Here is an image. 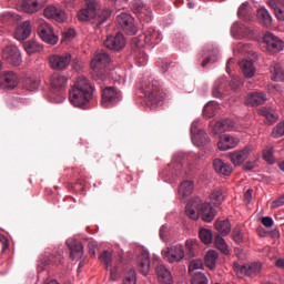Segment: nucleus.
<instances>
[{
    "mask_svg": "<svg viewBox=\"0 0 284 284\" xmlns=\"http://www.w3.org/2000/svg\"><path fill=\"white\" fill-rule=\"evenodd\" d=\"M248 9L250 7L247 2L242 3L237 9V17L246 22L251 21Z\"/></svg>",
    "mask_w": 284,
    "mask_h": 284,
    "instance_id": "nucleus-40",
    "label": "nucleus"
},
{
    "mask_svg": "<svg viewBox=\"0 0 284 284\" xmlns=\"http://www.w3.org/2000/svg\"><path fill=\"white\" fill-rule=\"evenodd\" d=\"M274 149L272 146H267L264 149L263 151V159L268 163V164H273L275 163V159H274Z\"/></svg>",
    "mask_w": 284,
    "mask_h": 284,
    "instance_id": "nucleus-46",
    "label": "nucleus"
},
{
    "mask_svg": "<svg viewBox=\"0 0 284 284\" xmlns=\"http://www.w3.org/2000/svg\"><path fill=\"white\" fill-rule=\"evenodd\" d=\"M200 241H202L205 245L212 244V241H213L212 231L207 229L200 230Z\"/></svg>",
    "mask_w": 284,
    "mask_h": 284,
    "instance_id": "nucleus-42",
    "label": "nucleus"
},
{
    "mask_svg": "<svg viewBox=\"0 0 284 284\" xmlns=\"http://www.w3.org/2000/svg\"><path fill=\"white\" fill-rule=\"evenodd\" d=\"M232 240L236 244H243L244 243V236L241 231V227L236 226L232 231Z\"/></svg>",
    "mask_w": 284,
    "mask_h": 284,
    "instance_id": "nucleus-45",
    "label": "nucleus"
},
{
    "mask_svg": "<svg viewBox=\"0 0 284 284\" xmlns=\"http://www.w3.org/2000/svg\"><path fill=\"white\" fill-rule=\"evenodd\" d=\"M280 3L283 4V7L275 8V17L278 21H284V0H278Z\"/></svg>",
    "mask_w": 284,
    "mask_h": 284,
    "instance_id": "nucleus-53",
    "label": "nucleus"
},
{
    "mask_svg": "<svg viewBox=\"0 0 284 284\" xmlns=\"http://www.w3.org/2000/svg\"><path fill=\"white\" fill-rule=\"evenodd\" d=\"M162 40V36L159 31L153 29V27H149L144 32V42L148 45H155L159 44Z\"/></svg>",
    "mask_w": 284,
    "mask_h": 284,
    "instance_id": "nucleus-21",
    "label": "nucleus"
},
{
    "mask_svg": "<svg viewBox=\"0 0 284 284\" xmlns=\"http://www.w3.org/2000/svg\"><path fill=\"white\" fill-rule=\"evenodd\" d=\"M229 85H230L231 90L235 91L243 85V80L239 77H234L230 81Z\"/></svg>",
    "mask_w": 284,
    "mask_h": 284,
    "instance_id": "nucleus-51",
    "label": "nucleus"
},
{
    "mask_svg": "<svg viewBox=\"0 0 284 284\" xmlns=\"http://www.w3.org/2000/svg\"><path fill=\"white\" fill-rule=\"evenodd\" d=\"M213 169H215V172L222 174V175H231L233 168L231 164L225 163L221 159L213 160Z\"/></svg>",
    "mask_w": 284,
    "mask_h": 284,
    "instance_id": "nucleus-27",
    "label": "nucleus"
},
{
    "mask_svg": "<svg viewBox=\"0 0 284 284\" xmlns=\"http://www.w3.org/2000/svg\"><path fill=\"white\" fill-rule=\"evenodd\" d=\"M142 90L151 105H161L166 98V93L163 91L159 81L156 80L144 81L142 83Z\"/></svg>",
    "mask_w": 284,
    "mask_h": 284,
    "instance_id": "nucleus-5",
    "label": "nucleus"
},
{
    "mask_svg": "<svg viewBox=\"0 0 284 284\" xmlns=\"http://www.w3.org/2000/svg\"><path fill=\"white\" fill-rule=\"evenodd\" d=\"M0 84L3 89H14L19 84V77L13 72H4Z\"/></svg>",
    "mask_w": 284,
    "mask_h": 284,
    "instance_id": "nucleus-19",
    "label": "nucleus"
},
{
    "mask_svg": "<svg viewBox=\"0 0 284 284\" xmlns=\"http://www.w3.org/2000/svg\"><path fill=\"white\" fill-rule=\"evenodd\" d=\"M156 274H158L159 282L161 284H173L174 283L171 271L165 265L159 264L156 266Z\"/></svg>",
    "mask_w": 284,
    "mask_h": 284,
    "instance_id": "nucleus-20",
    "label": "nucleus"
},
{
    "mask_svg": "<svg viewBox=\"0 0 284 284\" xmlns=\"http://www.w3.org/2000/svg\"><path fill=\"white\" fill-rule=\"evenodd\" d=\"M267 101L266 94L263 92L250 93L245 100L246 105L257 106Z\"/></svg>",
    "mask_w": 284,
    "mask_h": 284,
    "instance_id": "nucleus-24",
    "label": "nucleus"
},
{
    "mask_svg": "<svg viewBox=\"0 0 284 284\" xmlns=\"http://www.w3.org/2000/svg\"><path fill=\"white\" fill-rule=\"evenodd\" d=\"M235 123L232 120L225 119L219 121L215 126H213V134H222L226 131H231L234 128Z\"/></svg>",
    "mask_w": 284,
    "mask_h": 284,
    "instance_id": "nucleus-28",
    "label": "nucleus"
},
{
    "mask_svg": "<svg viewBox=\"0 0 284 284\" xmlns=\"http://www.w3.org/2000/svg\"><path fill=\"white\" fill-rule=\"evenodd\" d=\"M163 254L170 263L181 262L185 257L182 244H176L171 247H168V250L163 251Z\"/></svg>",
    "mask_w": 284,
    "mask_h": 284,
    "instance_id": "nucleus-12",
    "label": "nucleus"
},
{
    "mask_svg": "<svg viewBox=\"0 0 284 284\" xmlns=\"http://www.w3.org/2000/svg\"><path fill=\"white\" fill-rule=\"evenodd\" d=\"M103 44L109 50L120 51L125 47L124 36H122V33H116V36H108Z\"/></svg>",
    "mask_w": 284,
    "mask_h": 284,
    "instance_id": "nucleus-13",
    "label": "nucleus"
},
{
    "mask_svg": "<svg viewBox=\"0 0 284 284\" xmlns=\"http://www.w3.org/2000/svg\"><path fill=\"white\" fill-rule=\"evenodd\" d=\"M219 258V254L216 251H209L206 253V256L204 257V262L206 263V266L211 270H214L216 266V261Z\"/></svg>",
    "mask_w": 284,
    "mask_h": 284,
    "instance_id": "nucleus-39",
    "label": "nucleus"
},
{
    "mask_svg": "<svg viewBox=\"0 0 284 284\" xmlns=\"http://www.w3.org/2000/svg\"><path fill=\"white\" fill-rule=\"evenodd\" d=\"M43 14L48 19H53L58 22H64L65 21V11L58 9L54 6H49L44 9Z\"/></svg>",
    "mask_w": 284,
    "mask_h": 284,
    "instance_id": "nucleus-17",
    "label": "nucleus"
},
{
    "mask_svg": "<svg viewBox=\"0 0 284 284\" xmlns=\"http://www.w3.org/2000/svg\"><path fill=\"white\" fill-rule=\"evenodd\" d=\"M100 260L105 264V268H108L112 262V254L108 251H103L100 255Z\"/></svg>",
    "mask_w": 284,
    "mask_h": 284,
    "instance_id": "nucleus-50",
    "label": "nucleus"
},
{
    "mask_svg": "<svg viewBox=\"0 0 284 284\" xmlns=\"http://www.w3.org/2000/svg\"><path fill=\"white\" fill-rule=\"evenodd\" d=\"M192 141L197 146H204L210 143V138L204 130H196V123L191 126Z\"/></svg>",
    "mask_w": 284,
    "mask_h": 284,
    "instance_id": "nucleus-15",
    "label": "nucleus"
},
{
    "mask_svg": "<svg viewBox=\"0 0 284 284\" xmlns=\"http://www.w3.org/2000/svg\"><path fill=\"white\" fill-rule=\"evenodd\" d=\"M284 205V195L278 197L277 200L273 201L271 204L272 210L280 209Z\"/></svg>",
    "mask_w": 284,
    "mask_h": 284,
    "instance_id": "nucleus-56",
    "label": "nucleus"
},
{
    "mask_svg": "<svg viewBox=\"0 0 284 284\" xmlns=\"http://www.w3.org/2000/svg\"><path fill=\"white\" fill-rule=\"evenodd\" d=\"M38 36L40 39L51 45H54L59 42V36L54 34V29L49 22L41 20L37 29Z\"/></svg>",
    "mask_w": 284,
    "mask_h": 284,
    "instance_id": "nucleus-6",
    "label": "nucleus"
},
{
    "mask_svg": "<svg viewBox=\"0 0 284 284\" xmlns=\"http://www.w3.org/2000/svg\"><path fill=\"white\" fill-rule=\"evenodd\" d=\"M93 91L94 88L91 83L85 78L80 77L69 92V100L74 106L83 108L92 99Z\"/></svg>",
    "mask_w": 284,
    "mask_h": 284,
    "instance_id": "nucleus-2",
    "label": "nucleus"
},
{
    "mask_svg": "<svg viewBox=\"0 0 284 284\" xmlns=\"http://www.w3.org/2000/svg\"><path fill=\"white\" fill-rule=\"evenodd\" d=\"M204 115H206V116H212L213 115V106L212 105H210V104H207L206 106H204Z\"/></svg>",
    "mask_w": 284,
    "mask_h": 284,
    "instance_id": "nucleus-62",
    "label": "nucleus"
},
{
    "mask_svg": "<svg viewBox=\"0 0 284 284\" xmlns=\"http://www.w3.org/2000/svg\"><path fill=\"white\" fill-rule=\"evenodd\" d=\"M135 4H136L138 13H143L144 11H146V6H144L142 1L136 0V1H134V6Z\"/></svg>",
    "mask_w": 284,
    "mask_h": 284,
    "instance_id": "nucleus-59",
    "label": "nucleus"
},
{
    "mask_svg": "<svg viewBox=\"0 0 284 284\" xmlns=\"http://www.w3.org/2000/svg\"><path fill=\"white\" fill-rule=\"evenodd\" d=\"M225 201V192L223 189L215 190L211 193V203L215 205V207H220L222 203Z\"/></svg>",
    "mask_w": 284,
    "mask_h": 284,
    "instance_id": "nucleus-38",
    "label": "nucleus"
},
{
    "mask_svg": "<svg viewBox=\"0 0 284 284\" xmlns=\"http://www.w3.org/2000/svg\"><path fill=\"white\" fill-rule=\"evenodd\" d=\"M2 59L10 65L18 67L22 63V53L16 44H9L2 49Z\"/></svg>",
    "mask_w": 284,
    "mask_h": 284,
    "instance_id": "nucleus-7",
    "label": "nucleus"
},
{
    "mask_svg": "<svg viewBox=\"0 0 284 284\" xmlns=\"http://www.w3.org/2000/svg\"><path fill=\"white\" fill-rule=\"evenodd\" d=\"M232 32H235L237 36L245 37L250 33V29L243 23H234L232 26Z\"/></svg>",
    "mask_w": 284,
    "mask_h": 284,
    "instance_id": "nucleus-43",
    "label": "nucleus"
},
{
    "mask_svg": "<svg viewBox=\"0 0 284 284\" xmlns=\"http://www.w3.org/2000/svg\"><path fill=\"white\" fill-rule=\"evenodd\" d=\"M262 225L265 226L266 229H271L274 225V221L271 216H265L261 221Z\"/></svg>",
    "mask_w": 284,
    "mask_h": 284,
    "instance_id": "nucleus-57",
    "label": "nucleus"
},
{
    "mask_svg": "<svg viewBox=\"0 0 284 284\" xmlns=\"http://www.w3.org/2000/svg\"><path fill=\"white\" fill-rule=\"evenodd\" d=\"M95 247H97V242L92 240L88 242V250L91 257L95 256Z\"/></svg>",
    "mask_w": 284,
    "mask_h": 284,
    "instance_id": "nucleus-58",
    "label": "nucleus"
},
{
    "mask_svg": "<svg viewBox=\"0 0 284 284\" xmlns=\"http://www.w3.org/2000/svg\"><path fill=\"white\" fill-rule=\"evenodd\" d=\"M121 101V93L118 92L114 88L112 87H106L102 90V101L101 104L104 108H110L115 105Z\"/></svg>",
    "mask_w": 284,
    "mask_h": 284,
    "instance_id": "nucleus-11",
    "label": "nucleus"
},
{
    "mask_svg": "<svg viewBox=\"0 0 284 284\" xmlns=\"http://www.w3.org/2000/svg\"><path fill=\"white\" fill-rule=\"evenodd\" d=\"M123 284H136L134 270H131L129 275L125 276Z\"/></svg>",
    "mask_w": 284,
    "mask_h": 284,
    "instance_id": "nucleus-54",
    "label": "nucleus"
},
{
    "mask_svg": "<svg viewBox=\"0 0 284 284\" xmlns=\"http://www.w3.org/2000/svg\"><path fill=\"white\" fill-rule=\"evenodd\" d=\"M87 8L81 9L78 13L79 21L85 22L95 19L98 24L104 23L111 16L112 11L109 8L99 9L95 0H85Z\"/></svg>",
    "mask_w": 284,
    "mask_h": 284,
    "instance_id": "nucleus-4",
    "label": "nucleus"
},
{
    "mask_svg": "<svg viewBox=\"0 0 284 284\" xmlns=\"http://www.w3.org/2000/svg\"><path fill=\"white\" fill-rule=\"evenodd\" d=\"M239 142V139L233 138L230 134L220 135V141H217V149L222 151H227L235 148Z\"/></svg>",
    "mask_w": 284,
    "mask_h": 284,
    "instance_id": "nucleus-16",
    "label": "nucleus"
},
{
    "mask_svg": "<svg viewBox=\"0 0 284 284\" xmlns=\"http://www.w3.org/2000/svg\"><path fill=\"white\" fill-rule=\"evenodd\" d=\"M215 247L220 250L224 255H230V251L227 248V244L225 242V239H223L221 235H215Z\"/></svg>",
    "mask_w": 284,
    "mask_h": 284,
    "instance_id": "nucleus-41",
    "label": "nucleus"
},
{
    "mask_svg": "<svg viewBox=\"0 0 284 284\" xmlns=\"http://www.w3.org/2000/svg\"><path fill=\"white\" fill-rule=\"evenodd\" d=\"M116 21L128 36L136 34L138 29L134 23V18L131 14L122 12L116 17Z\"/></svg>",
    "mask_w": 284,
    "mask_h": 284,
    "instance_id": "nucleus-9",
    "label": "nucleus"
},
{
    "mask_svg": "<svg viewBox=\"0 0 284 284\" xmlns=\"http://www.w3.org/2000/svg\"><path fill=\"white\" fill-rule=\"evenodd\" d=\"M53 89L63 90L68 85V78L59 73H54L50 79Z\"/></svg>",
    "mask_w": 284,
    "mask_h": 284,
    "instance_id": "nucleus-30",
    "label": "nucleus"
},
{
    "mask_svg": "<svg viewBox=\"0 0 284 284\" xmlns=\"http://www.w3.org/2000/svg\"><path fill=\"white\" fill-rule=\"evenodd\" d=\"M24 50L29 55L40 53L43 51L42 44L37 42L36 40H28V42H24Z\"/></svg>",
    "mask_w": 284,
    "mask_h": 284,
    "instance_id": "nucleus-33",
    "label": "nucleus"
},
{
    "mask_svg": "<svg viewBox=\"0 0 284 284\" xmlns=\"http://www.w3.org/2000/svg\"><path fill=\"white\" fill-rule=\"evenodd\" d=\"M139 270L142 275L146 276L150 272V255L143 252L139 257Z\"/></svg>",
    "mask_w": 284,
    "mask_h": 284,
    "instance_id": "nucleus-31",
    "label": "nucleus"
},
{
    "mask_svg": "<svg viewBox=\"0 0 284 284\" xmlns=\"http://www.w3.org/2000/svg\"><path fill=\"white\" fill-rule=\"evenodd\" d=\"M31 33H32L31 21L26 20L19 26H17L14 31V39H17L18 41H26L27 39H29Z\"/></svg>",
    "mask_w": 284,
    "mask_h": 284,
    "instance_id": "nucleus-14",
    "label": "nucleus"
},
{
    "mask_svg": "<svg viewBox=\"0 0 284 284\" xmlns=\"http://www.w3.org/2000/svg\"><path fill=\"white\" fill-rule=\"evenodd\" d=\"M252 199H253V190L248 189V190H246V192L244 193V201H245L246 203H251Z\"/></svg>",
    "mask_w": 284,
    "mask_h": 284,
    "instance_id": "nucleus-60",
    "label": "nucleus"
},
{
    "mask_svg": "<svg viewBox=\"0 0 284 284\" xmlns=\"http://www.w3.org/2000/svg\"><path fill=\"white\" fill-rule=\"evenodd\" d=\"M193 190H194L193 181L191 180L183 181L180 185L179 194L180 196H183V199H185V196H191V194L193 193Z\"/></svg>",
    "mask_w": 284,
    "mask_h": 284,
    "instance_id": "nucleus-35",
    "label": "nucleus"
},
{
    "mask_svg": "<svg viewBox=\"0 0 284 284\" xmlns=\"http://www.w3.org/2000/svg\"><path fill=\"white\" fill-rule=\"evenodd\" d=\"M271 79L273 81L282 82L284 81V67L280 63H273L271 67Z\"/></svg>",
    "mask_w": 284,
    "mask_h": 284,
    "instance_id": "nucleus-32",
    "label": "nucleus"
},
{
    "mask_svg": "<svg viewBox=\"0 0 284 284\" xmlns=\"http://www.w3.org/2000/svg\"><path fill=\"white\" fill-rule=\"evenodd\" d=\"M256 18L263 27H271L273 23V18L266 8H260L256 10Z\"/></svg>",
    "mask_w": 284,
    "mask_h": 284,
    "instance_id": "nucleus-25",
    "label": "nucleus"
},
{
    "mask_svg": "<svg viewBox=\"0 0 284 284\" xmlns=\"http://www.w3.org/2000/svg\"><path fill=\"white\" fill-rule=\"evenodd\" d=\"M215 230L222 236H227L231 233V223L229 220L215 221Z\"/></svg>",
    "mask_w": 284,
    "mask_h": 284,
    "instance_id": "nucleus-37",
    "label": "nucleus"
},
{
    "mask_svg": "<svg viewBox=\"0 0 284 284\" xmlns=\"http://www.w3.org/2000/svg\"><path fill=\"white\" fill-rule=\"evenodd\" d=\"M67 245L70 250V257L72 260H80L83 256V246L79 241H67Z\"/></svg>",
    "mask_w": 284,
    "mask_h": 284,
    "instance_id": "nucleus-22",
    "label": "nucleus"
},
{
    "mask_svg": "<svg viewBox=\"0 0 284 284\" xmlns=\"http://www.w3.org/2000/svg\"><path fill=\"white\" fill-rule=\"evenodd\" d=\"M47 0H23L21 7L27 13H36L43 8Z\"/></svg>",
    "mask_w": 284,
    "mask_h": 284,
    "instance_id": "nucleus-18",
    "label": "nucleus"
},
{
    "mask_svg": "<svg viewBox=\"0 0 284 284\" xmlns=\"http://www.w3.org/2000/svg\"><path fill=\"white\" fill-rule=\"evenodd\" d=\"M240 68L245 78H253L255 75V68L252 61L240 62Z\"/></svg>",
    "mask_w": 284,
    "mask_h": 284,
    "instance_id": "nucleus-36",
    "label": "nucleus"
},
{
    "mask_svg": "<svg viewBox=\"0 0 284 284\" xmlns=\"http://www.w3.org/2000/svg\"><path fill=\"white\" fill-rule=\"evenodd\" d=\"M226 89V79L224 77L217 79L215 81V85H213V97L217 99H222L225 95Z\"/></svg>",
    "mask_w": 284,
    "mask_h": 284,
    "instance_id": "nucleus-29",
    "label": "nucleus"
},
{
    "mask_svg": "<svg viewBox=\"0 0 284 284\" xmlns=\"http://www.w3.org/2000/svg\"><path fill=\"white\" fill-rule=\"evenodd\" d=\"M169 232V229L168 226L163 225L161 229H160V237L164 241L165 237H166V234Z\"/></svg>",
    "mask_w": 284,
    "mask_h": 284,
    "instance_id": "nucleus-61",
    "label": "nucleus"
},
{
    "mask_svg": "<svg viewBox=\"0 0 284 284\" xmlns=\"http://www.w3.org/2000/svg\"><path fill=\"white\" fill-rule=\"evenodd\" d=\"M217 54H219V49H212L206 60L202 62V68H205L211 62H215L214 58L217 57Z\"/></svg>",
    "mask_w": 284,
    "mask_h": 284,
    "instance_id": "nucleus-52",
    "label": "nucleus"
},
{
    "mask_svg": "<svg viewBox=\"0 0 284 284\" xmlns=\"http://www.w3.org/2000/svg\"><path fill=\"white\" fill-rule=\"evenodd\" d=\"M191 284H209V278L202 272H195L191 280Z\"/></svg>",
    "mask_w": 284,
    "mask_h": 284,
    "instance_id": "nucleus-44",
    "label": "nucleus"
},
{
    "mask_svg": "<svg viewBox=\"0 0 284 284\" xmlns=\"http://www.w3.org/2000/svg\"><path fill=\"white\" fill-rule=\"evenodd\" d=\"M110 63V55L105 51H99L94 59L91 61L92 78L101 85L109 81V69L106 65Z\"/></svg>",
    "mask_w": 284,
    "mask_h": 284,
    "instance_id": "nucleus-3",
    "label": "nucleus"
},
{
    "mask_svg": "<svg viewBox=\"0 0 284 284\" xmlns=\"http://www.w3.org/2000/svg\"><path fill=\"white\" fill-rule=\"evenodd\" d=\"M258 114L265 118L270 124H273L278 120V114L273 109L262 108L258 110Z\"/></svg>",
    "mask_w": 284,
    "mask_h": 284,
    "instance_id": "nucleus-34",
    "label": "nucleus"
},
{
    "mask_svg": "<svg viewBox=\"0 0 284 284\" xmlns=\"http://www.w3.org/2000/svg\"><path fill=\"white\" fill-rule=\"evenodd\" d=\"M273 138H281L284 135V121L276 124L272 131Z\"/></svg>",
    "mask_w": 284,
    "mask_h": 284,
    "instance_id": "nucleus-49",
    "label": "nucleus"
},
{
    "mask_svg": "<svg viewBox=\"0 0 284 284\" xmlns=\"http://www.w3.org/2000/svg\"><path fill=\"white\" fill-rule=\"evenodd\" d=\"M194 245H195V242H194L193 240H187V241H186L185 246H186V248H187V251H189L190 253H192V251H193V248H194Z\"/></svg>",
    "mask_w": 284,
    "mask_h": 284,
    "instance_id": "nucleus-63",
    "label": "nucleus"
},
{
    "mask_svg": "<svg viewBox=\"0 0 284 284\" xmlns=\"http://www.w3.org/2000/svg\"><path fill=\"white\" fill-rule=\"evenodd\" d=\"M47 265H59L63 264V256L61 254H51L48 260H45Z\"/></svg>",
    "mask_w": 284,
    "mask_h": 284,
    "instance_id": "nucleus-47",
    "label": "nucleus"
},
{
    "mask_svg": "<svg viewBox=\"0 0 284 284\" xmlns=\"http://www.w3.org/2000/svg\"><path fill=\"white\" fill-rule=\"evenodd\" d=\"M248 154L250 148H244L243 150L230 153V159L235 166H239L248 158Z\"/></svg>",
    "mask_w": 284,
    "mask_h": 284,
    "instance_id": "nucleus-26",
    "label": "nucleus"
},
{
    "mask_svg": "<svg viewBox=\"0 0 284 284\" xmlns=\"http://www.w3.org/2000/svg\"><path fill=\"white\" fill-rule=\"evenodd\" d=\"M39 85H40V82L38 80H34V79H27L24 81V88L28 90V91H34V90H38L39 89Z\"/></svg>",
    "mask_w": 284,
    "mask_h": 284,
    "instance_id": "nucleus-48",
    "label": "nucleus"
},
{
    "mask_svg": "<svg viewBox=\"0 0 284 284\" xmlns=\"http://www.w3.org/2000/svg\"><path fill=\"white\" fill-rule=\"evenodd\" d=\"M254 168H255V162H247V163H245L244 166H243V169H244L245 171H251V170H253Z\"/></svg>",
    "mask_w": 284,
    "mask_h": 284,
    "instance_id": "nucleus-64",
    "label": "nucleus"
},
{
    "mask_svg": "<svg viewBox=\"0 0 284 284\" xmlns=\"http://www.w3.org/2000/svg\"><path fill=\"white\" fill-rule=\"evenodd\" d=\"M72 62L71 53H62V55H50L49 64L53 70L63 71L70 67Z\"/></svg>",
    "mask_w": 284,
    "mask_h": 284,
    "instance_id": "nucleus-10",
    "label": "nucleus"
},
{
    "mask_svg": "<svg viewBox=\"0 0 284 284\" xmlns=\"http://www.w3.org/2000/svg\"><path fill=\"white\" fill-rule=\"evenodd\" d=\"M185 214L192 221H197L199 217H202L204 223H211L215 219L214 209L200 197H194L187 203Z\"/></svg>",
    "mask_w": 284,
    "mask_h": 284,
    "instance_id": "nucleus-1",
    "label": "nucleus"
},
{
    "mask_svg": "<svg viewBox=\"0 0 284 284\" xmlns=\"http://www.w3.org/2000/svg\"><path fill=\"white\" fill-rule=\"evenodd\" d=\"M261 272H262V264L258 262L246 264L241 267V273L248 277H255Z\"/></svg>",
    "mask_w": 284,
    "mask_h": 284,
    "instance_id": "nucleus-23",
    "label": "nucleus"
},
{
    "mask_svg": "<svg viewBox=\"0 0 284 284\" xmlns=\"http://www.w3.org/2000/svg\"><path fill=\"white\" fill-rule=\"evenodd\" d=\"M203 266L201 261H192L189 265V272L192 274L193 271L200 270Z\"/></svg>",
    "mask_w": 284,
    "mask_h": 284,
    "instance_id": "nucleus-55",
    "label": "nucleus"
},
{
    "mask_svg": "<svg viewBox=\"0 0 284 284\" xmlns=\"http://www.w3.org/2000/svg\"><path fill=\"white\" fill-rule=\"evenodd\" d=\"M263 43L265 44L266 51L272 54L280 53L284 50V42L281 38H277V36H274V33H271L270 31L264 33Z\"/></svg>",
    "mask_w": 284,
    "mask_h": 284,
    "instance_id": "nucleus-8",
    "label": "nucleus"
}]
</instances>
